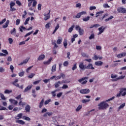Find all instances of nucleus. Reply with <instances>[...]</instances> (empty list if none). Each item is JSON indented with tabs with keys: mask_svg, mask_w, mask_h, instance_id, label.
<instances>
[{
	"mask_svg": "<svg viewBox=\"0 0 126 126\" xmlns=\"http://www.w3.org/2000/svg\"><path fill=\"white\" fill-rule=\"evenodd\" d=\"M16 10V8H13V7H10V11H12L13 12V11H15Z\"/></svg>",
	"mask_w": 126,
	"mask_h": 126,
	"instance_id": "45",
	"label": "nucleus"
},
{
	"mask_svg": "<svg viewBox=\"0 0 126 126\" xmlns=\"http://www.w3.org/2000/svg\"><path fill=\"white\" fill-rule=\"evenodd\" d=\"M6 21V19L4 18L1 22H0V25H2Z\"/></svg>",
	"mask_w": 126,
	"mask_h": 126,
	"instance_id": "44",
	"label": "nucleus"
},
{
	"mask_svg": "<svg viewBox=\"0 0 126 126\" xmlns=\"http://www.w3.org/2000/svg\"><path fill=\"white\" fill-rule=\"evenodd\" d=\"M16 3L19 5V6H21V2H20V1L17 0L16 1Z\"/></svg>",
	"mask_w": 126,
	"mask_h": 126,
	"instance_id": "52",
	"label": "nucleus"
},
{
	"mask_svg": "<svg viewBox=\"0 0 126 126\" xmlns=\"http://www.w3.org/2000/svg\"><path fill=\"white\" fill-rule=\"evenodd\" d=\"M44 104V99H42L41 102L39 103V108H42L43 107Z\"/></svg>",
	"mask_w": 126,
	"mask_h": 126,
	"instance_id": "31",
	"label": "nucleus"
},
{
	"mask_svg": "<svg viewBox=\"0 0 126 126\" xmlns=\"http://www.w3.org/2000/svg\"><path fill=\"white\" fill-rule=\"evenodd\" d=\"M75 30H76V31H78L79 35L80 36H82V35L84 34V30L81 29V28L79 26L76 25L75 27Z\"/></svg>",
	"mask_w": 126,
	"mask_h": 126,
	"instance_id": "2",
	"label": "nucleus"
},
{
	"mask_svg": "<svg viewBox=\"0 0 126 126\" xmlns=\"http://www.w3.org/2000/svg\"><path fill=\"white\" fill-rule=\"evenodd\" d=\"M76 68H77V66H76V63L74 64L73 66L72 67V70H75V69H76Z\"/></svg>",
	"mask_w": 126,
	"mask_h": 126,
	"instance_id": "46",
	"label": "nucleus"
},
{
	"mask_svg": "<svg viewBox=\"0 0 126 126\" xmlns=\"http://www.w3.org/2000/svg\"><path fill=\"white\" fill-rule=\"evenodd\" d=\"M9 102L12 103V104H13L15 106H16L17 105V104H18V102L17 101H16V100L13 99H10L9 100Z\"/></svg>",
	"mask_w": 126,
	"mask_h": 126,
	"instance_id": "11",
	"label": "nucleus"
},
{
	"mask_svg": "<svg viewBox=\"0 0 126 126\" xmlns=\"http://www.w3.org/2000/svg\"><path fill=\"white\" fill-rule=\"evenodd\" d=\"M21 110V108H19L18 107H15L13 111V112H17V111H20Z\"/></svg>",
	"mask_w": 126,
	"mask_h": 126,
	"instance_id": "40",
	"label": "nucleus"
},
{
	"mask_svg": "<svg viewBox=\"0 0 126 126\" xmlns=\"http://www.w3.org/2000/svg\"><path fill=\"white\" fill-rule=\"evenodd\" d=\"M62 39H58L57 41V44L58 45H61L62 44Z\"/></svg>",
	"mask_w": 126,
	"mask_h": 126,
	"instance_id": "48",
	"label": "nucleus"
},
{
	"mask_svg": "<svg viewBox=\"0 0 126 126\" xmlns=\"http://www.w3.org/2000/svg\"><path fill=\"white\" fill-rule=\"evenodd\" d=\"M125 76L124 75H121L119 76L118 78H116L115 79L112 80V81H117L119 80V79H124L125 78Z\"/></svg>",
	"mask_w": 126,
	"mask_h": 126,
	"instance_id": "15",
	"label": "nucleus"
},
{
	"mask_svg": "<svg viewBox=\"0 0 126 126\" xmlns=\"http://www.w3.org/2000/svg\"><path fill=\"white\" fill-rule=\"evenodd\" d=\"M69 82H70L65 80L62 81L61 83L62 84H63V83L66 84V83H69Z\"/></svg>",
	"mask_w": 126,
	"mask_h": 126,
	"instance_id": "53",
	"label": "nucleus"
},
{
	"mask_svg": "<svg viewBox=\"0 0 126 126\" xmlns=\"http://www.w3.org/2000/svg\"><path fill=\"white\" fill-rule=\"evenodd\" d=\"M19 76L22 77L24 75V72H21L19 73Z\"/></svg>",
	"mask_w": 126,
	"mask_h": 126,
	"instance_id": "64",
	"label": "nucleus"
},
{
	"mask_svg": "<svg viewBox=\"0 0 126 126\" xmlns=\"http://www.w3.org/2000/svg\"><path fill=\"white\" fill-rule=\"evenodd\" d=\"M9 5H10V7H13V6L15 5V2L13 1H11L9 4Z\"/></svg>",
	"mask_w": 126,
	"mask_h": 126,
	"instance_id": "33",
	"label": "nucleus"
},
{
	"mask_svg": "<svg viewBox=\"0 0 126 126\" xmlns=\"http://www.w3.org/2000/svg\"><path fill=\"white\" fill-rule=\"evenodd\" d=\"M23 119H24V120H26V121H31V119H30V118H29L28 117H26V116H24Z\"/></svg>",
	"mask_w": 126,
	"mask_h": 126,
	"instance_id": "41",
	"label": "nucleus"
},
{
	"mask_svg": "<svg viewBox=\"0 0 126 126\" xmlns=\"http://www.w3.org/2000/svg\"><path fill=\"white\" fill-rule=\"evenodd\" d=\"M80 93L81 94H88V93H90V90H89V89H85L81 90L80 91Z\"/></svg>",
	"mask_w": 126,
	"mask_h": 126,
	"instance_id": "5",
	"label": "nucleus"
},
{
	"mask_svg": "<svg viewBox=\"0 0 126 126\" xmlns=\"http://www.w3.org/2000/svg\"><path fill=\"white\" fill-rule=\"evenodd\" d=\"M117 11H118V12H119L120 13H126V8L122 7L118 8L117 9Z\"/></svg>",
	"mask_w": 126,
	"mask_h": 126,
	"instance_id": "7",
	"label": "nucleus"
},
{
	"mask_svg": "<svg viewBox=\"0 0 126 126\" xmlns=\"http://www.w3.org/2000/svg\"><path fill=\"white\" fill-rule=\"evenodd\" d=\"M80 17H81V16L80 13H77V15L75 16V18H80Z\"/></svg>",
	"mask_w": 126,
	"mask_h": 126,
	"instance_id": "58",
	"label": "nucleus"
},
{
	"mask_svg": "<svg viewBox=\"0 0 126 126\" xmlns=\"http://www.w3.org/2000/svg\"><path fill=\"white\" fill-rule=\"evenodd\" d=\"M82 102L83 104H85V103H87L88 102H90V99H83Z\"/></svg>",
	"mask_w": 126,
	"mask_h": 126,
	"instance_id": "34",
	"label": "nucleus"
},
{
	"mask_svg": "<svg viewBox=\"0 0 126 126\" xmlns=\"http://www.w3.org/2000/svg\"><path fill=\"white\" fill-rule=\"evenodd\" d=\"M96 50H97V51H99V50H102V47H101V46L96 45Z\"/></svg>",
	"mask_w": 126,
	"mask_h": 126,
	"instance_id": "49",
	"label": "nucleus"
},
{
	"mask_svg": "<svg viewBox=\"0 0 126 126\" xmlns=\"http://www.w3.org/2000/svg\"><path fill=\"white\" fill-rule=\"evenodd\" d=\"M73 28H74V25H72L70 28H69L68 32L69 33H71V32H72V31L73 30Z\"/></svg>",
	"mask_w": 126,
	"mask_h": 126,
	"instance_id": "27",
	"label": "nucleus"
},
{
	"mask_svg": "<svg viewBox=\"0 0 126 126\" xmlns=\"http://www.w3.org/2000/svg\"><path fill=\"white\" fill-rule=\"evenodd\" d=\"M62 95H63V93H59L57 94V97H58V98H61Z\"/></svg>",
	"mask_w": 126,
	"mask_h": 126,
	"instance_id": "54",
	"label": "nucleus"
},
{
	"mask_svg": "<svg viewBox=\"0 0 126 126\" xmlns=\"http://www.w3.org/2000/svg\"><path fill=\"white\" fill-rule=\"evenodd\" d=\"M32 85H30L28 86L27 88H25V90H24V92L26 93L27 92V91H29V90H30V89H31V88H32Z\"/></svg>",
	"mask_w": 126,
	"mask_h": 126,
	"instance_id": "13",
	"label": "nucleus"
},
{
	"mask_svg": "<svg viewBox=\"0 0 126 126\" xmlns=\"http://www.w3.org/2000/svg\"><path fill=\"white\" fill-rule=\"evenodd\" d=\"M103 13H104V11H101L97 12L96 13L95 17H98V16H100V15H101V14H103Z\"/></svg>",
	"mask_w": 126,
	"mask_h": 126,
	"instance_id": "23",
	"label": "nucleus"
},
{
	"mask_svg": "<svg viewBox=\"0 0 126 126\" xmlns=\"http://www.w3.org/2000/svg\"><path fill=\"white\" fill-rule=\"evenodd\" d=\"M95 65L101 66L103 64V63L102 61H97L95 62Z\"/></svg>",
	"mask_w": 126,
	"mask_h": 126,
	"instance_id": "21",
	"label": "nucleus"
},
{
	"mask_svg": "<svg viewBox=\"0 0 126 126\" xmlns=\"http://www.w3.org/2000/svg\"><path fill=\"white\" fill-rule=\"evenodd\" d=\"M27 104L26 102H22L21 99H20V102H19V106H22V107H24Z\"/></svg>",
	"mask_w": 126,
	"mask_h": 126,
	"instance_id": "18",
	"label": "nucleus"
},
{
	"mask_svg": "<svg viewBox=\"0 0 126 126\" xmlns=\"http://www.w3.org/2000/svg\"><path fill=\"white\" fill-rule=\"evenodd\" d=\"M94 9H96V6H91L90 7V10H93Z\"/></svg>",
	"mask_w": 126,
	"mask_h": 126,
	"instance_id": "63",
	"label": "nucleus"
},
{
	"mask_svg": "<svg viewBox=\"0 0 126 126\" xmlns=\"http://www.w3.org/2000/svg\"><path fill=\"white\" fill-rule=\"evenodd\" d=\"M22 118V113H20L17 115V116L15 117L16 120H19V119H21Z\"/></svg>",
	"mask_w": 126,
	"mask_h": 126,
	"instance_id": "22",
	"label": "nucleus"
},
{
	"mask_svg": "<svg viewBox=\"0 0 126 126\" xmlns=\"http://www.w3.org/2000/svg\"><path fill=\"white\" fill-rule=\"evenodd\" d=\"M30 105H27L25 107V111L26 113H30V109H31Z\"/></svg>",
	"mask_w": 126,
	"mask_h": 126,
	"instance_id": "14",
	"label": "nucleus"
},
{
	"mask_svg": "<svg viewBox=\"0 0 126 126\" xmlns=\"http://www.w3.org/2000/svg\"><path fill=\"white\" fill-rule=\"evenodd\" d=\"M12 93V90H6L4 91V93L5 94H10V93Z\"/></svg>",
	"mask_w": 126,
	"mask_h": 126,
	"instance_id": "25",
	"label": "nucleus"
},
{
	"mask_svg": "<svg viewBox=\"0 0 126 126\" xmlns=\"http://www.w3.org/2000/svg\"><path fill=\"white\" fill-rule=\"evenodd\" d=\"M68 65V62L65 61L63 63V66H67Z\"/></svg>",
	"mask_w": 126,
	"mask_h": 126,
	"instance_id": "59",
	"label": "nucleus"
},
{
	"mask_svg": "<svg viewBox=\"0 0 126 126\" xmlns=\"http://www.w3.org/2000/svg\"><path fill=\"white\" fill-rule=\"evenodd\" d=\"M126 106V103H123L121 104L118 108V109L117 110L118 112H120V110L122 109H124V107Z\"/></svg>",
	"mask_w": 126,
	"mask_h": 126,
	"instance_id": "20",
	"label": "nucleus"
},
{
	"mask_svg": "<svg viewBox=\"0 0 126 126\" xmlns=\"http://www.w3.org/2000/svg\"><path fill=\"white\" fill-rule=\"evenodd\" d=\"M10 33L11 34H16V29H15V28H14L13 30H11L10 31Z\"/></svg>",
	"mask_w": 126,
	"mask_h": 126,
	"instance_id": "37",
	"label": "nucleus"
},
{
	"mask_svg": "<svg viewBox=\"0 0 126 126\" xmlns=\"http://www.w3.org/2000/svg\"><path fill=\"white\" fill-rule=\"evenodd\" d=\"M28 63V59H26L23 62H21L20 64H19V65H22V64H24V63Z\"/></svg>",
	"mask_w": 126,
	"mask_h": 126,
	"instance_id": "28",
	"label": "nucleus"
},
{
	"mask_svg": "<svg viewBox=\"0 0 126 126\" xmlns=\"http://www.w3.org/2000/svg\"><path fill=\"white\" fill-rule=\"evenodd\" d=\"M35 75V74L34 73H32L29 76V78H33V77Z\"/></svg>",
	"mask_w": 126,
	"mask_h": 126,
	"instance_id": "56",
	"label": "nucleus"
},
{
	"mask_svg": "<svg viewBox=\"0 0 126 126\" xmlns=\"http://www.w3.org/2000/svg\"><path fill=\"white\" fill-rule=\"evenodd\" d=\"M0 97L2 99V100H6V98H5V97L4 96V95L2 94H0Z\"/></svg>",
	"mask_w": 126,
	"mask_h": 126,
	"instance_id": "39",
	"label": "nucleus"
},
{
	"mask_svg": "<svg viewBox=\"0 0 126 126\" xmlns=\"http://www.w3.org/2000/svg\"><path fill=\"white\" fill-rule=\"evenodd\" d=\"M45 58V55L41 54L38 57L37 61H43Z\"/></svg>",
	"mask_w": 126,
	"mask_h": 126,
	"instance_id": "12",
	"label": "nucleus"
},
{
	"mask_svg": "<svg viewBox=\"0 0 126 126\" xmlns=\"http://www.w3.org/2000/svg\"><path fill=\"white\" fill-rule=\"evenodd\" d=\"M7 109L3 106L0 105V111H7Z\"/></svg>",
	"mask_w": 126,
	"mask_h": 126,
	"instance_id": "32",
	"label": "nucleus"
},
{
	"mask_svg": "<svg viewBox=\"0 0 126 126\" xmlns=\"http://www.w3.org/2000/svg\"><path fill=\"white\" fill-rule=\"evenodd\" d=\"M56 69H57V64H55L53 66H52V71L53 72H54L56 71Z\"/></svg>",
	"mask_w": 126,
	"mask_h": 126,
	"instance_id": "24",
	"label": "nucleus"
},
{
	"mask_svg": "<svg viewBox=\"0 0 126 126\" xmlns=\"http://www.w3.org/2000/svg\"><path fill=\"white\" fill-rule=\"evenodd\" d=\"M105 29H106V27H104L103 26H101L99 28H98V31H99L98 35H101L103 32L105 31Z\"/></svg>",
	"mask_w": 126,
	"mask_h": 126,
	"instance_id": "8",
	"label": "nucleus"
},
{
	"mask_svg": "<svg viewBox=\"0 0 126 126\" xmlns=\"http://www.w3.org/2000/svg\"><path fill=\"white\" fill-rule=\"evenodd\" d=\"M95 68L93 67L92 63H89L87 66H86V69H94Z\"/></svg>",
	"mask_w": 126,
	"mask_h": 126,
	"instance_id": "9",
	"label": "nucleus"
},
{
	"mask_svg": "<svg viewBox=\"0 0 126 126\" xmlns=\"http://www.w3.org/2000/svg\"><path fill=\"white\" fill-rule=\"evenodd\" d=\"M95 37V35H94V34H92L89 37L90 40H92V39H94V38Z\"/></svg>",
	"mask_w": 126,
	"mask_h": 126,
	"instance_id": "43",
	"label": "nucleus"
},
{
	"mask_svg": "<svg viewBox=\"0 0 126 126\" xmlns=\"http://www.w3.org/2000/svg\"><path fill=\"white\" fill-rule=\"evenodd\" d=\"M62 88V89H66L67 88H68V86H67V85H63Z\"/></svg>",
	"mask_w": 126,
	"mask_h": 126,
	"instance_id": "50",
	"label": "nucleus"
},
{
	"mask_svg": "<svg viewBox=\"0 0 126 126\" xmlns=\"http://www.w3.org/2000/svg\"><path fill=\"white\" fill-rule=\"evenodd\" d=\"M33 32V31L31 32L28 33H27L25 35V38H26V37H28V36H30V35L31 34H32V33Z\"/></svg>",
	"mask_w": 126,
	"mask_h": 126,
	"instance_id": "51",
	"label": "nucleus"
},
{
	"mask_svg": "<svg viewBox=\"0 0 126 126\" xmlns=\"http://www.w3.org/2000/svg\"><path fill=\"white\" fill-rule=\"evenodd\" d=\"M124 91H126V88L121 89L119 92V93L117 94V97H121V95L122 93L124 92Z\"/></svg>",
	"mask_w": 126,
	"mask_h": 126,
	"instance_id": "10",
	"label": "nucleus"
},
{
	"mask_svg": "<svg viewBox=\"0 0 126 126\" xmlns=\"http://www.w3.org/2000/svg\"><path fill=\"white\" fill-rule=\"evenodd\" d=\"M20 23V19H17L16 20V25H19Z\"/></svg>",
	"mask_w": 126,
	"mask_h": 126,
	"instance_id": "57",
	"label": "nucleus"
},
{
	"mask_svg": "<svg viewBox=\"0 0 126 126\" xmlns=\"http://www.w3.org/2000/svg\"><path fill=\"white\" fill-rule=\"evenodd\" d=\"M82 109V105H79L76 109V112H79Z\"/></svg>",
	"mask_w": 126,
	"mask_h": 126,
	"instance_id": "29",
	"label": "nucleus"
},
{
	"mask_svg": "<svg viewBox=\"0 0 126 126\" xmlns=\"http://www.w3.org/2000/svg\"><path fill=\"white\" fill-rule=\"evenodd\" d=\"M16 123L17 124H19L20 125H25V122L23 121V120H18L16 121Z\"/></svg>",
	"mask_w": 126,
	"mask_h": 126,
	"instance_id": "17",
	"label": "nucleus"
},
{
	"mask_svg": "<svg viewBox=\"0 0 126 126\" xmlns=\"http://www.w3.org/2000/svg\"><path fill=\"white\" fill-rule=\"evenodd\" d=\"M9 24V20H7L5 25H3L2 26V28H7Z\"/></svg>",
	"mask_w": 126,
	"mask_h": 126,
	"instance_id": "19",
	"label": "nucleus"
},
{
	"mask_svg": "<svg viewBox=\"0 0 126 126\" xmlns=\"http://www.w3.org/2000/svg\"><path fill=\"white\" fill-rule=\"evenodd\" d=\"M51 99H48V100L45 101L44 102L45 105H48V104H49V102H51Z\"/></svg>",
	"mask_w": 126,
	"mask_h": 126,
	"instance_id": "61",
	"label": "nucleus"
},
{
	"mask_svg": "<svg viewBox=\"0 0 126 126\" xmlns=\"http://www.w3.org/2000/svg\"><path fill=\"white\" fill-rule=\"evenodd\" d=\"M103 7H104V8H107L110 7V6H109L107 3H105L103 4Z\"/></svg>",
	"mask_w": 126,
	"mask_h": 126,
	"instance_id": "55",
	"label": "nucleus"
},
{
	"mask_svg": "<svg viewBox=\"0 0 126 126\" xmlns=\"http://www.w3.org/2000/svg\"><path fill=\"white\" fill-rule=\"evenodd\" d=\"M87 79H88V77H84L79 79L78 81L79 83H81L82 85H84V84H86V83L87 82V80H86Z\"/></svg>",
	"mask_w": 126,
	"mask_h": 126,
	"instance_id": "3",
	"label": "nucleus"
},
{
	"mask_svg": "<svg viewBox=\"0 0 126 126\" xmlns=\"http://www.w3.org/2000/svg\"><path fill=\"white\" fill-rule=\"evenodd\" d=\"M8 41H9V44H12V43H13V39H12V38H9Z\"/></svg>",
	"mask_w": 126,
	"mask_h": 126,
	"instance_id": "47",
	"label": "nucleus"
},
{
	"mask_svg": "<svg viewBox=\"0 0 126 126\" xmlns=\"http://www.w3.org/2000/svg\"><path fill=\"white\" fill-rule=\"evenodd\" d=\"M52 60H53V58H50L48 61L43 62L44 64H50Z\"/></svg>",
	"mask_w": 126,
	"mask_h": 126,
	"instance_id": "16",
	"label": "nucleus"
},
{
	"mask_svg": "<svg viewBox=\"0 0 126 126\" xmlns=\"http://www.w3.org/2000/svg\"><path fill=\"white\" fill-rule=\"evenodd\" d=\"M114 18V16H111L110 17L108 18L107 19H106L105 20V22H107V21H109V20H111V19H113Z\"/></svg>",
	"mask_w": 126,
	"mask_h": 126,
	"instance_id": "36",
	"label": "nucleus"
},
{
	"mask_svg": "<svg viewBox=\"0 0 126 126\" xmlns=\"http://www.w3.org/2000/svg\"><path fill=\"white\" fill-rule=\"evenodd\" d=\"M37 4V2L35 0H34L33 2V4H32V7H35L36 6V5Z\"/></svg>",
	"mask_w": 126,
	"mask_h": 126,
	"instance_id": "60",
	"label": "nucleus"
},
{
	"mask_svg": "<svg viewBox=\"0 0 126 126\" xmlns=\"http://www.w3.org/2000/svg\"><path fill=\"white\" fill-rule=\"evenodd\" d=\"M29 20H30V17H28L27 19H26L24 23V25H27V24H28V21H29Z\"/></svg>",
	"mask_w": 126,
	"mask_h": 126,
	"instance_id": "38",
	"label": "nucleus"
},
{
	"mask_svg": "<svg viewBox=\"0 0 126 126\" xmlns=\"http://www.w3.org/2000/svg\"><path fill=\"white\" fill-rule=\"evenodd\" d=\"M50 25H51V23H48L46 25L45 27L47 29L50 28Z\"/></svg>",
	"mask_w": 126,
	"mask_h": 126,
	"instance_id": "62",
	"label": "nucleus"
},
{
	"mask_svg": "<svg viewBox=\"0 0 126 126\" xmlns=\"http://www.w3.org/2000/svg\"><path fill=\"white\" fill-rule=\"evenodd\" d=\"M60 84H62L61 81H58L57 83H55V88H58V87H60Z\"/></svg>",
	"mask_w": 126,
	"mask_h": 126,
	"instance_id": "26",
	"label": "nucleus"
},
{
	"mask_svg": "<svg viewBox=\"0 0 126 126\" xmlns=\"http://www.w3.org/2000/svg\"><path fill=\"white\" fill-rule=\"evenodd\" d=\"M115 99V96H113L111 98L106 100L105 101H102L100 102L98 105V110H106L107 108H109V104L106 103V102H110L112 100Z\"/></svg>",
	"mask_w": 126,
	"mask_h": 126,
	"instance_id": "1",
	"label": "nucleus"
},
{
	"mask_svg": "<svg viewBox=\"0 0 126 126\" xmlns=\"http://www.w3.org/2000/svg\"><path fill=\"white\" fill-rule=\"evenodd\" d=\"M79 67L82 70H84V69H86V65H84L83 62H81L79 64Z\"/></svg>",
	"mask_w": 126,
	"mask_h": 126,
	"instance_id": "6",
	"label": "nucleus"
},
{
	"mask_svg": "<svg viewBox=\"0 0 126 126\" xmlns=\"http://www.w3.org/2000/svg\"><path fill=\"white\" fill-rule=\"evenodd\" d=\"M89 19H90V17L89 16H88L87 18H83V21H85V22H86V21H88Z\"/></svg>",
	"mask_w": 126,
	"mask_h": 126,
	"instance_id": "35",
	"label": "nucleus"
},
{
	"mask_svg": "<svg viewBox=\"0 0 126 126\" xmlns=\"http://www.w3.org/2000/svg\"><path fill=\"white\" fill-rule=\"evenodd\" d=\"M49 12L47 14H44V16L45 17L44 18V20L45 21H47L48 19H50V18H51V15L50 14V13H51V10H49Z\"/></svg>",
	"mask_w": 126,
	"mask_h": 126,
	"instance_id": "4",
	"label": "nucleus"
},
{
	"mask_svg": "<svg viewBox=\"0 0 126 126\" xmlns=\"http://www.w3.org/2000/svg\"><path fill=\"white\" fill-rule=\"evenodd\" d=\"M63 44L65 49H66V47L67 46V40H64L63 42Z\"/></svg>",
	"mask_w": 126,
	"mask_h": 126,
	"instance_id": "30",
	"label": "nucleus"
},
{
	"mask_svg": "<svg viewBox=\"0 0 126 126\" xmlns=\"http://www.w3.org/2000/svg\"><path fill=\"white\" fill-rule=\"evenodd\" d=\"M12 85H14V86H16V87H18V88H20V86H19V84H17L16 83H12Z\"/></svg>",
	"mask_w": 126,
	"mask_h": 126,
	"instance_id": "42",
	"label": "nucleus"
}]
</instances>
